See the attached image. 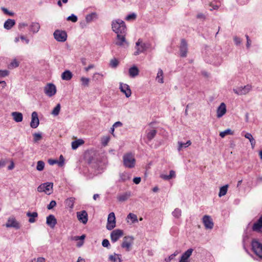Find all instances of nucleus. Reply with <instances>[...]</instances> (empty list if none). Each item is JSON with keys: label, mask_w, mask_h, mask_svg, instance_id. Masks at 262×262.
<instances>
[{"label": "nucleus", "mask_w": 262, "mask_h": 262, "mask_svg": "<svg viewBox=\"0 0 262 262\" xmlns=\"http://www.w3.org/2000/svg\"><path fill=\"white\" fill-rule=\"evenodd\" d=\"M112 29L117 34H124L126 31V26L124 22L120 19L114 21L112 24Z\"/></svg>", "instance_id": "1"}, {"label": "nucleus", "mask_w": 262, "mask_h": 262, "mask_svg": "<svg viewBox=\"0 0 262 262\" xmlns=\"http://www.w3.org/2000/svg\"><path fill=\"white\" fill-rule=\"evenodd\" d=\"M53 183L51 182L44 183L40 184L37 187V191L39 192H45L48 195H50L53 192Z\"/></svg>", "instance_id": "2"}, {"label": "nucleus", "mask_w": 262, "mask_h": 262, "mask_svg": "<svg viewBox=\"0 0 262 262\" xmlns=\"http://www.w3.org/2000/svg\"><path fill=\"white\" fill-rule=\"evenodd\" d=\"M251 246L254 253L259 257L262 258V243L256 239H254L252 241Z\"/></svg>", "instance_id": "3"}, {"label": "nucleus", "mask_w": 262, "mask_h": 262, "mask_svg": "<svg viewBox=\"0 0 262 262\" xmlns=\"http://www.w3.org/2000/svg\"><path fill=\"white\" fill-rule=\"evenodd\" d=\"M252 86L251 84H247L244 86H238L233 89V91L234 93L237 95H244L250 92L252 90Z\"/></svg>", "instance_id": "4"}, {"label": "nucleus", "mask_w": 262, "mask_h": 262, "mask_svg": "<svg viewBox=\"0 0 262 262\" xmlns=\"http://www.w3.org/2000/svg\"><path fill=\"white\" fill-rule=\"evenodd\" d=\"M114 43L118 46L124 48L129 46V43L126 41L124 34H117V37L114 40Z\"/></svg>", "instance_id": "5"}, {"label": "nucleus", "mask_w": 262, "mask_h": 262, "mask_svg": "<svg viewBox=\"0 0 262 262\" xmlns=\"http://www.w3.org/2000/svg\"><path fill=\"white\" fill-rule=\"evenodd\" d=\"M54 37L59 42H64L67 40V34L65 31L56 30L53 33Z\"/></svg>", "instance_id": "6"}, {"label": "nucleus", "mask_w": 262, "mask_h": 262, "mask_svg": "<svg viewBox=\"0 0 262 262\" xmlns=\"http://www.w3.org/2000/svg\"><path fill=\"white\" fill-rule=\"evenodd\" d=\"M147 48V45L143 42L142 39H139L136 43L135 49L136 51L135 52L134 54L137 55L145 51Z\"/></svg>", "instance_id": "7"}, {"label": "nucleus", "mask_w": 262, "mask_h": 262, "mask_svg": "<svg viewBox=\"0 0 262 262\" xmlns=\"http://www.w3.org/2000/svg\"><path fill=\"white\" fill-rule=\"evenodd\" d=\"M116 227V217L114 212H111L107 217L106 229L112 230Z\"/></svg>", "instance_id": "8"}, {"label": "nucleus", "mask_w": 262, "mask_h": 262, "mask_svg": "<svg viewBox=\"0 0 262 262\" xmlns=\"http://www.w3.org/2000/svg\"><path fill=\"white\" fill-rule=\"evenodd\" d=\"M44 92L48 96L52 97L56 93V88L53 83H48L44 88Z\"/></svg>", "instance_id": "9"}, {"label": "nucleus", "mask_w": 262, "mask_h": 262, "mask_svg": "<svg viewBox=\"0 0 262 262\" xmlns=\"http://www.w3.org/2000/svg\"><path fill=\"white\" fill-rule=\"evenodd\" d=\"M123 235V231L120 229L113 230L111 233V241L113 243L117 242Z\"/></svg>", "instance_id": "10"}, {"label": "nucleus", "mask_w": 262, "mask_h": 262, "mask_svg": "<svg viewBox=\"0 0 262 262\" xmlns=\"http://www.w3.org/2000/svg\"><path fill=\"white\" fill-rule=\"evenodd\" d=\"M203 223L206 229H211L213 227V222L209 215H205L203 216Z\"/></svg>", "instance_id": "11"}, {"label": "nucleus", "mask_w": 262, "mask_h": 262, "mask_svg": "<svg viewBox=\"0 0 262 262\" xmlns=\"http://www.w3.org/2000/svg\"><path fill=\"white\" fill-rule=\"evenodd\" d=\"M180 56L185 57L187 53V43L184 39H182L180 46Z\"/></svg>", "instance_id": "12"}, {"label": "nucleus", "mask_w": 262, "mask_h": 262, "mask_svg": "<svg viewBox=\"0 0 262 262\" xmlns=\"http://www.w3.org/2000/svg\"><path fill=\"white\" fill-rule=\"evenodd\" d=\"M77 217L78 220L84 224L88 222V215L86 211L82 210L77 212Z\"/></svg>", "instance_id": "13"}, {"label": "nucleus", "mask_w": 262, "mask_h": 262, "mask_svg": "<svg viewBox=\"0 0 262 262\" xmlns=\"http://www.w3.org/2000/svg\"><path fill=\"white\" fill-rule=\"evenodd\" d=\"M39 121L38 118V114L36 112H33L31 115V121L30 126L33 128H36L38 127Z\"/></svg>", "instance_id": "14"}, {"label": "nucleus", "mask_w": 262, "mask_h": 262, "mask_svg": "<svg viewBox=\"0 0 262 262\" xmlns=\"http://www.w3.org/2000/svg\"><path fill=\"white\" fill-rule=\"evenodd\" d=\"M226 112L227 109L226 104L224 102L221 103L220 106L217 108V117L219 118H221L226 114Z\"/></svg>", "instance_id": "15"}, {"label": "nucleus", "mask_w": 262, "mask_h": 262, "mask_svg": "<svg viewBox=\"0 0 262 262\" xmlns=\"http://www.w3.org/2000/svg\"><path fill=\"white\" fill-rule=\"evenodd\" d=\"M252 229L253 231L262 232V215L253 224Z\"/></svg>", "instance_id": "16"}, {"label": "nucleus", "mask_w": 262, "mask_h": 262, "mask_svg": "<svg viewBox=\"0 0 262 262\" xmlns=\"http://www.w3.org/2000/svg\"><path fill=\"white\" fill-rule=\"evenodd\" d=\"M6 226L8 228H14L18 229L20 228L19 224L16 221V220L12 217L9 218L6 224Z\"/></svg>", "instance_id": "17"}, {"label": "nucleus", "mask_w": 262, "mask_h": 262, "mask_svg": "<svg viewBox=\"0 0 262 262\" xmlns=\"http://www.w3.org/2000/svg\"><path fill=\"white\" fill-rule=\"evenodd\" d=\"M119 88L120 91L125 94L126 97H129L131 95V90L128 85L120 83Z\"/></svg>", "instance_id": "18"}, {"label": "nucleus", "mask_w": 262, "mask_h": 262, "mask_svg": "<svg viewBox=\"0 0 262 262\" xmlns=\"http://www.w3.org/2000/svg\"><path fill=\"white\" fill-rule=\"evenodd\" d=\"M157 134V130L152 128L149 127L146 130V137L147 139L150 141Z\"/></svg>", "instance_id": "19"}, {"label": "nucleus", "mask_w": 262, "mask_h": 262, "mask_svg": "<svg viewBox=\"0 0 262 262\" xmlns=\"http://www.w3.org/2000/svg\"><path fill=\"white\" fill-rule=\"evenodd\" d=\"M46 223L51 228H54L57 223L55 217L52 214L49 215L47 217Z\"/></svg>", "instance_id": "20"}, {"label": "nucleus", "mask_w": 262, "mask_h": 262, "mask_svg": "<svg viewBox=\"0 0 262 262\" xmlns=\"http://www.w3.org/2000/svg\"><path fill=\"white\" fill-rule=\"evenodd\" d=\"M192 252V249H188L182 254L179 262H188V259L191 255Z\"/></svg>", "instance_id": "21"}, {"label": "nucleus", "mask_w": 262, "mask_h": 262, "mask_svg": "<svg viewBox=\"0 0 262 262\" xmlns=\"http://www.w3.org/2000/svg\"><path fill=\"white\" fill-rule=\"evenodd\" d=\"M123 164L125 167L131 168V154L127 153L123 156Z\"/></svg>", "instance_id": "22"}, {"label": "nucleus", "mask_w": 262, "mask_h": 262, "mask_svg": "<svg viewBox=\"0 0 262 262\" xmlns=\"http://www.w3.org/2000/svg\"><path fill=\"white\" fill-rule=\"evenodd\" d=\"M121 246L122 248L129 251L131 246V237H124Z\"/></svg>", "instance_id": "23"}, {"label": "nucleus", "mask_w": 262, "mask_h": 262, "mask_svg": "<svg viewBox=\"0 0 262 262\" xmlns=\"http://www.w3.org/2000/svg\"><path fill=\"white\" fill-rule=\"evenodd\" d=\"M73 77V74L70 70H66L61 75V79L63 80H70Z\"/></svg>", "instance_id": "24"}, {"label": "nucleus", "mask_w": 262, "mask_h": 262, "mask_svg": "<svg viewBox=\"0 0 262 262\" xmlns=\"http://www.w3.org/2000/svg\"><path fill=\"white\" fill-rule=\"evenodd\" d=\"M26 215L29 217V222L30 223H33L36 222V219L38 216V213L36 212H27Z\"/></svg>", "instance_id": "25"}, {"label": "nucleus", "mask_w": 262, "mask_h": 262, "mask_svg": "<svg viewBox=\"0 0 262 262\" xmlns=\"http://www.w3.org/2000/svg\"><path fill=\"white\" fill-rule=\"evenodd\" d=\"M12 116L13 117V118L14 120L16 122H20L22 121L23 119V114L21 113L17 112H14L12 113L11 114Z\"/></svg>", "instance_id": "26"}, {"label": "nucleus", "mask_w": 262, "mask_h": 262, "mask_svg": "<svg viewBox=\"0 0 262 262\" xmlns=\"http://www.w3.org/2000/svg\"><path fill=\"white\" fill-rule=\"evenodd\" d=\"M244 137L246 139H247L249 140L251 145V147L252 149H253L255 147V146L256 144V141H255V139H254V138L253 137L251 134H250L249 133H246L244 135Z\"/></svg>", "instance_id": "27"}, {"label": "nucleus", "mask_w": 262, "mask_h": 262, "mask_svg": "<svg viewBox=\"0 0 262 262\" xmlns=\"http://www.w3.org/2000/svg\"><path fill=\"white\" fill-rule=\"evenodd\" d=\"M40 26L38 23H32L30 26V30L33 33H36L40 29Z\"/></svg>", "instance_id": "28"}, {"label": "nucleus", "mask_w": 262, "mask_h": 262, "mask_svg": "<svg viewBox=\"0 0 262 262\" xmlns=\"http://www.w3.org/2000/svg\"><path fill=\"white\" fill-rule=\"evenodd\" d=\"M176 177V173L174 170H170L169 175L161 174L160 178L165 180H169L172 178Z\"/></svg>", "instance_id": "29"}, {"label": "nucleus", "mask_w": 262, "mask_h": 262, "mask_svg": "<svg viewBox=\"0 0 262 262\" xmlns=\"http://www.w3.org/2000/svg\"><path fill=\"white\" fill-rule=\"evenodd\" d=\"M60 160H62L61 161H58V160L49 159L48 163L50 165H53L57 163L59 166H62L64 163V158L62 155L60 156Z\"/></svg>", "instance_id": "30"}, {"label": "nucleus", "mask_w": 262, "mask_h": 262, "mask_svg": "<svg viewBox=\"0 0 262 262\" xmlns=\"http://www.w3.org/2000/svg\"><path fill=\"white\" fill-rule=\"evenodd\" d=\"M15 20L14 19H8L4 23V27L6 29H10L14 25Z\"/></svg>", "instance_id": "31"}, {"label": "nucleus", "mask_w": 262, "mask_h": 262, "mask_svg": "<svg viewBox=\"0 0 262 262\" xmlns=\"http://www.w3.org/2000/svg\"><path fill=\"white\" fill-rule=\"evenodd\" d=\"M163 74L162 70L159 69L156 79L160 83H163L164 82Z\"/></svg>", "instance_id": "32"}, {"label": "nucleus", "mask_w": 262, "mask_h": 262, "mask_svg": "<svg viewBox=\"0 0 262 262\" xmlns=\"http://www.w3.org/2000/svg\"><path fill=\"white\" fill-rule=\"evenodd\" d=\"M75 198L73 197L69 198L65 201V205L67 207L72 209L75 203Z\"/></svg>", "instance_id": "33"}, {"label": "nucleus", "mask_w": 262, "mask_h": 262, "mask_svg": "<svg viewBox=\"0 0 262 262\" xmlns=\"http://www.w3.org/2000/svg\"><path fill=\"white\" fill-rule=\"evenodd\" d=\"M84 143V141L82 139H78L72 142V148L73 149H76L79 146Z\"/></svg>", "instance_id": "34"}, {"label": "nucleus", "mask_w": 262, "mask_h": 262, "mask_svg": "<svg viewBox=\"0 0 262 262\" xmlns=\"http://www.w3.org/2000/svg\"><path fill=\"white\" fill-rule=\"evenodd\" d=\"M90 164L91 165V166L94 168L96 170L98 171V173L100 172L101 170H102V164L101 162H97L96 163L91 162Z\"/></svg>", "instance_id": "35"}, {"label": "nucleus", "mask_w": 262, "mask_h": 262, "mask_svg": "<svg viewBox=\"0 0 262 262\" xmlns=\"http://www.w3.org/2000/svg\"><path fill=\"white\" fill-rule=\"evenodd\" d=\"M191 144V142L190 140L187 141L186 143H184L182 142H178V150L179 151H180L183 148H186L190 146Z\"/></svg>", "instance_id": "36"}, {"label": "nucleus", "mask_w": 262, "mask_h": 262, "mask_svg": "<svg viewBox=\"0 0 262 262\" xmlns=\"http://www.w3.org/2000/svg\"><path fill=\"white\" fill-rule=\"evenodd\" d=\"M108 260L112 262H121V259L119 255L114 253L113 255H110L108 257Z\"/></svg>", "instance_id": "37"}, {"label": "nucleus", "mask_w": 262, "mask_h": 262, "mask_svg": "<svg viewBox=\"0 0 262 262\" xmlns=\"http://www.w3.org/2000/svg\"><path fill=\"white\" fill-rule=\"evenodd\" d=\"M119 177L120 179L119 181L120 182H124L129 179L130 175L129 173L127 172H123L122 173H120Z\"/></svg>", "instance_id": "38"}, {"label": "nucleus", "mask_w": 262, "mask_h": 262, "mask_svg": "<svg viewBox=\"0 0 262 262\" xmlns=\"http://www.w3.org/2000/svg\"><path fill=\"white\" fill-rule=\"evenodd\" d=\"M129 192H125L119 195L117 197V199L120 202H123L126 201L129 196Z\"/></svg>", "instance_id": "39"}, {"label": "nucleus", "mask_w": 262, "mask_h": 262, "mask_svg": "<svg viewBox=\"0 0 262 262\" xmlns=\"http://www.w3.org/2000/svg\"><path fill=\"white\" fill-rule=\"evenodd\" d=\"M228 185H226L223 186L220 188V192L219 193V196L220 197H222V196L225 195L227 193V190H228Z\"/></svg>", "instance_id": "40"}, {"label": "nucleus", "mask_w": 262, "mask_h": 262, "mask_svg": "<svg viewBox=\"0 0 262 262\" xmlns=\"http://www.w3.org/2000/svg\"><path fill=\"white\" fill-rule=\"evenodd\" d=\"M81 85L84 87H88L89 85L90 79L86 77H82L80 78Z\"/></svg>", "instance_id": "41"}, {"label": "nucleus", "mask_w": 262, "mask_h": 262, "mask_svg": "<svg viewBox=\"0 0 262 262\" xmlns=\"http://www.w3.org/2000/svg\"><path fill=\"white\" fill-rule=\"evenodd\" d=\"M61 108L60 104L59 103H58L56 106L54 108L53 111H52L51 114L55 116H57L60 112Z\"/></svg>", "instance_id": "42"}, {"label": "nucleus", "mask_w": 262, "mask_h": 262, "mask_svg": "<svg viewBox=\"0 0 262 262\" xmlns=\"http://www.w3.org/2000/svg\"><path fill=\"white\" fill-rule=\"evenodd\" d=\"M182 214L181 210L179 208H176L174 211L172 212V215L177 219H179L181 217Z\"/></svg>", "instance_id": "43"}, {"label": "nucleus", "mask_w": 262, "mask_h": 262, "mask_svg": "<svg viewBox=\"0 0 262 262\" xmlns=\"http://www.w3.org/2000/svg\"><path fill=\"white\" fill-rule=\"evenodd\" d=\"M45 168V163L42 161H38L37 163L36 169L38 171H42Z\"/></svg>", "instance_id": "44"}, {"label": "nucleus", "mask_w": 262, "mask_h": 262, "mask_svg": "<svg viewBox=\"0 0 262 262\" xmlns=\"http://www.w3.org/2000/svg\"><path fill=\"white\" fill-rule=\"evenodd\" d=\"M233 132L230 129H227L223 132L220 133V136L222 138H224L227 135H232Z\"/></svg>", "instance_id": "45"}, {"label": "nucleus", "mask_w": 262, "mask_h": 262, "mask_svg": "<svg viewBox=\"0 0 262 262\" xmlns=\"http://www.w3.org/2000/svg\"><path fill=\"white\" fill-rule=\"evenodd\" d=\"M119 62L116 58H114L110 61V66L112 68H116L118 65Z\"/></svg>", "instance_id": "46"}, {"label": "nucleus", "mask_w": 262, "mask_h": 262, "mask_svg": "<svg viewBox=\"0 0 262 262\" xmlns=\"http://www.w3.org/2000/svg\"><path fill=\"white\" fill-rule=\"evenodd\" d=\"M33 140L34 142H37L42 138L41 134L40 133H34L33 135Z\"/></svg>", "instance_id": "47"}, {"label": "nucleus", "mask_w": 262, "mask_h": 262, "mask_svg": "<svg viewBox=\"0 0 262 262\" xmlns=\"http://www.w3.org/2000/svg\"><path fill=\"white\" fill-rule=\"evenodd\" d=\"M212 62L213 64L218 66L221 64L222 62V59L221 58V57H216V59H213V60Z\"/></svg>", "instance_id": "48"}, {"label": "nucleus", "mask_w": 262, "mask_h": 262, "mask_svg": "<svg viewBox=\"0 0 262 262\" xmlns=\"http://www.w3.org/2000/svg\"><path fill=\"white\" fill-rule=\"evenodd\" d=\"M233 40L235 45L237 46H240L242 43V39L237 36L233 37Z\"/></svg>", "instance_id": "49"}, {"label": "nucleus", "mask_w": 262, "mask_h": 262, "mask_svg": "<svg viewBox=\"0 0 262 262\" xmlns=\"http://www.w3.org/2000/svg\"><path fill=\"white\" fill-rule=\"evenodd\" d=\"M139 74V70L137 67L132 66V77H135Z\"/></svg>", "instance_id": "50"}, {"label": "nucleus", "mask_w": 262, "mask_h": 262, "mask_svg": "<svg viewBox=\"0 0 262 262\" xmlns=\"http://www.w3.org/2000/svg\"><path fill=\"white\" fill-rule=\"evenodd\" d=\"M2 10L4 12V14L6 15L13 16L14 15V13L13 12L10 11L7 8L2 7Z\"/></svg>", "instance_id": "51"}, {"label": "nucleus", "mask_w": 262, "mask_h": 262, "mask_svg": "<svg viewBox=\"0 0 262 262\" xmlns=\"http://www.w3.org/2000/svg\"><path fill=\"white\" fill-rule=\"evenodd\" d=\"M178 254V252L177 251H176L174 253L170 255L169 257L166 258L165 259V260L166 262H170L172 259H173L174 258V257L176 255H177Z\"/></svg>", "instance_id": "52"}, {"label": "nucleus", "mask_w": 262, "mask_h": 262, "mask_svg": "<svg viewBox=\"0 0 262 262\" xmlns=\"http://www.w3.org/2000/svg\"><path fill=\"white\" fill-rule=\"evenodd\" d=\"M110 137L108 136L104 137L102 138L101 143L103 146H106L110 141Z\"/></svg>", "instance_id": "53"}, {"label": "nucleus", "mask_w": 262, "mask_h": 262, "mask_svg": "<svg viewBox=\"0 0 262 262\" xmlns=\"http://www.w3.org/2000/svg\"><path fill=\"white\" fill-rule=\"evenodd\" d=\"M56 205V202L52 200L50 202V204L47 206V208L49 210H51L53 209L54 207H55Z\"/></svg>", "instance_id": "54"}, {"label": "nucleus", "mask_w": 262, "mask_h": 262, "mask_svg": "<svg viewBox=\"0 0 262 262\" xmlns=\"http://www.w3.org/2000/svg\"><path fill=\"white\" fill-rule=\"evenodd\" d=\"M102 245L104 247L108 248L110 246V242L108 239H104L102 242Z\"/></svg>", "instance_id": "55"}, {"label": "nucleus", "mask_w": 262, "mask_h": 262, "mask_svg": "<svg viewBox=\"0 0 262 262\" xmlns=\"http://www.w3.org/2000/svg\"><path fill=\"white\" fill-rule=\"evenodd\" d=\"M18 65H19L18 62L16 61V60L14 59L11 62V63L10 64V67L12 68H16L18 66Z\"/></svg>", "instance_id": "56"}, {"label": "nucleus", "mask_w": 262, "mask_h": 262, "mask_svg": "<svg viewBox=\"0 0 262 262\" xmlns=\"http://www.w3.org/2000/svg\"><path fill=\"white\" fill-rule=\"evenodd\" d=\"M9 74V72L7 70L2 71L0 70V76L5 77Z\"/></svg>", "instance_id": "57"}, {"label": "nucleus", "mask_w": 262, "mask_h": 262, "mask_svg": "<svg viewBox=\"0 0 262 262\" xmlns=\"http://www.w3.org/2000/svg\"><path fill=\"white\" fill-rule=\"evenodd\" d=\"M246 39H247V44H246V46H247V48H249L250 46H251V40L249 38V37L248 36V35H246Z\"/></svg>", "instance_id": "58"}, {"label": "nucleus", "mask_w": 262, "mask_h": 262, "mask_svg": "<svg viewBox=\"0 0 262 262\" xmlns=\"http://www.w3.org/2000/svg\"><path fill=\"white\" fill-rule=\"evenodd\" d=\"M133 182L136 184H138L141 182V178L140 177H135L133 179Z\"/></svg>", "instance_id": "59"}, {"label": "nucleus", "mask_w": 262, "mask_h": 262, "mask_svg": "<svg viewBox=\"0 0 262 262\" xmlns=\"http://www.w3.org/2000/svg\"><path fill=\"white\" fill-rule=\"evenodd\" d=\"M237 2L241 5H244L247 4L248 0H237Z\"/></svg>", "instance_id": "60"}, {"label": "nucleus", "mask_w": 262, "mask_h": 262, "mask_svg": "<svg viewBox=\"0 0 262 262\" xmlns=\"http://www.w3.org/2000/svg\"><path fill=\"white\" fill-rule=\"evenodd\" d=\"M67 20L72 21L73 23H75L77 21V17H67Z\"/></svg>", "instance_id": "61"}, {"label": "nucleus", "mask_w": 262, "mask_h": 262, "mask_svg": "<svg viewBox=\"0 0 262 262\" xmlns=\"http://www.w3.org/2000/svg\"><path fill=\"white\" fill-rule=\"evenodd\" d=\"M94 67V65L93 64H90L88 67L84 68V70L86 72H88L90 69H93Z\"/></svg>", "instance_id": "62"}, {"label": "nucleus", "mask_w": 262, "mask_h": 262, "mask_svg": "<svg viewBox=\"0 0 262 262\" xmlns=\"http://www.w3.org/2000/svg\"><path fill=\"white\" fill-rule=\"evenodd\" d=\"M138 222L137 216L135 214H132V223Z\"/></svg>", "instance_id": "63"}, {"label": "nucleus", "mask_w": 262, "mask_h": 262, "mask_svg": "<svg viewBox=\"0 0 262 262\" xmlns=\"http://www.w3.org/2000/svg\"><path fill=\"white\" fill-rule=\"evenodd\" d=\"M122 124L121 122L120 121H118V122H115L114 124H113V126L114 127H119V126H122Z\"/></svg>", "instance_id": "64"}]
</instances>
